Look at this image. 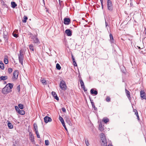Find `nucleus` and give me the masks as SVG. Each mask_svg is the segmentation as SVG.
Segmentation results:
<instances>
[{"label":"nucleus","instance_id":"1","mask_svg":"<svg viewBox=\"0 0 146 146\" xmlns=\"http://www.w3.org/2000/svg\"><path fill=\"white\" fill-rule=\"evenodd\" d=\"M102 142L101 143L102 146H107V141L106 139L105 134L103 133H102L100 135ZM108 146H113L111 144L109 143L108 145Z\"/></svg>","mask_w":146,"mask_h":146},{"label":"nucleus","instance_id":"2","mask_svg":"<svg viewBox=\"0 0 146 146\" xmlns=\"http://www.w3.org/2000/svg\"><path fill=\"white\" fill-rule=\"evenodd\" d=\"M18 56L19 62L22 65H23L24 57V54H23V51L21 50L20 51L19 54H18Z\"/></svg>","mask_w":146,"mask_h":146},{"label":"nucleus","instance_id":"3","mask_svg":"<svg viewBox=\"0 0 146 146\" xmlns=\"http://www.w3.org/2000/svg\"><path fill=\"white\" fill-rule=\"evenodd\" d=\"M60 87L63 90H65L66 89V86L64 81L63 80L61 81L60 84Z\"/></svg>","mask_w":146,"mask_h":146},{"label":"nucleus","instance_id":"4","mask_svg":"<svg viewBox=\"0 0 146 146\" xmlns=\"http://www.w3.org/2000/svg\"><path fill=\"white\" fill-rule=\"evenodd\" d=\"M11 91V90H10V89H9L7 87V86H6L2 90V92L4 94H7L8 93L10 92Z\"/></svg>","mask_w":146,"mask_h":146},{"label":"nucleus","instance_id":"5","mask_svg":"<svg viewBox=\"0 0 146 146\" xmlns=\"http://www.w3.org/2000/svg\"><path fill=\"white\" fill-rule=\"evenodd\" d=\"M108 9L109 11H111L112 10V4L110 0L107 1Z\"/></svg>","mask_w":146,"mask_h":146},{"label":"nucleus","instance_id":"6","mask_svg":"<svg viewBox=\"0 0 146 146\" xmlns=\"http://www.w3.org/2000/svg\"><path fill=\"white\" fill-rule=\"evenodd\" d=\"M31 40L35 43L39 44L40 42L36 36H33L31 38Z\"/></svg>","mask_w":146,"mask_h":146},{"label":"nucleus","instance_id":"7","mask_svg":"<svg viewBox=\"0 0 146 146\" xmlns=\"http://www.w3.org/2000/svg\"><path fill=\"white\" fill-rule=\"evenodd\" d=\"M18 72L17 70H15L13 73V79L16 80L18 78Z\"/></svg>","mask_w":146,"mask_h":146},{"label":"nucleus","instance_id":"8","mask_svg":"<svg viewBox=\"0 0 146 146\" xmlns=\"http://www.w3.org/2000/svg\"><path fill=\"white\" fill-rule=\"evenodd\" d=\"M64 23L66 25H69L70 24V19L69 18H64Z\"/></svg>","mask_w":146,"mask_h":146},{"label":"nucleus","instance_id":"9","mask_svg":"<svg viewBox=\"0 0 146 146\" xmlns=\"http://www.w3.org/2000/svg\"><path fill=\"white\" fill-rule=\"evenodd\" d=\"M44 121L46 123H47L52 121V119L51 118L47 116L45 117L44 118Z\"/></svg>","mask_w":146,"mask_h":146},{"label":"nucleus","instance_id":"10","mask_svg":"<svg viewBox=\"0 0 146 146\" xmlns=\"http://www.w3.org/2000/svg\"><path fill=\"white\" fill-rule=\"evenodd\" d=\"M145 93L144 91L141 90L140 91V96L143 99L146 100V96H145Z\"/></svg>","mask_w":146,"mask_h":146},{"label":"nucleus","instance_id":"11","mask_svg":"<svg viewBox=\"0 0 146 146\" xmlns=\"http://www.w3.org/2000/svg\"><path fill=\"white\" fill-rule=\"evenodd\" d=\"M65 33L68 36H70L72 35V32L69 29H66L65 31Z\"/></svg>","mask_w":146,"mask_h":146},{"label":"nucleus","instance_id":"12","mask_svg":"<svg viewBox=\"0 0 146 146\" xmlns=\"http://www.w3.org/2000/svg\"><path fill=\"white\" fill-rule=\"evenodd\" d=\"M29 135L30 136V139L31 142H34L35 141L34 137V136L33 135L32 133L31 132H30Z\"/></svg>","mask_w":146,"mask_h":146},{"label":"nucleus","instance_id":"13","mask_svg":"<svg viewBox=\"0 0 146 146\" xmlns=\"http://www.w3.org/2000/svg\"><path fill=\"white\" fill-rule=\"evenodd\" d=\"M66 121L67 123L70 125H72V123L70 121V119L69 117H66Z\"/></svg>","mask_w":146,"mask_h":146},{"label":"nucleus","instance_id":"14","mask_svg":"<svg viewBox=\"0 0 146 146\" xmlns=\"http://www.w3.org/2000/svg\"><path fill=\"white\" fill-rule=\"evenodd\" d=\"M52 94L54 97V98L56 99L57 100H59V98L58 97H57V94H56V93L54 92H52Z\"/></svg>","mask_w":146,"mask_h":146},{"label":"nucleus","instance_id":"15","mask_svg":"<svg viewBox=\"0 0 146 146\" xmlns=\"http://www.w3.org/2000/svg\"><path fill=\"white\" fill-rule=\"evenodd\" d=\"M90 93L91 94H94L95 95H97L98 93V91L97 90H94L93 89H92L91 90Z\"/></svg>","mask_w":146,"mask_h":146},{"label":"nucleus","instance_id":"16","mask_svg":"<svg viewBox=\"0 0 146 146\" xmlns=\"http://www.w3.org/2000/svg\"><path fill=\"white\" fill-rule=\"evenodd\" d=\"M110 42L111 43H114V40L113 38V36L112 34L110 33Z\"/></svg>","mask_w":146,"mask_h":146},{"label":"nucleus","instance_id":"17","mask_svg":"<svg viewBox=\"0 0 146 146\" xmlns=\"http://www.w3.org/2000/svg\"><path fill=\"white\" fill-rule=\"evenodd\" d=\"M79 82L81 84V86L82 88H84L85 87L84 82L82 80L81 78L80 79H79Z\"/></svg>","mask_w":146,"mask_h":146},{"label":"nucleus","instance_id":"18","mask_svg":"<svg viewBox=\"0 0 146 146\" xmlns=\"http://www.w3.org/2000/svg\"><path fill=\"white\" fill-rule=\"evenodd\" d=\"M125 92L126 94V95L127 97L130 100V93L126 89H125Z\"/></svg>","mask_w":146,"mask_h":146},{"label":"nucleus","instance_id":"19","mask_svg":"<svg viewBox=\"0 0 146 146\" xmlns=\"http://www.w3.org/2000/svg\"><path fill=\"white\" fill-rule=\"evenodd\" d=\"M8 57L6 55L5 56L4 58V62L5 64H7L8 63Z\"/></svg>","mask_w":146,"mask_h":146},{"label":"nucleus","instance_id":"20","mask_svg":"<svg viewBox=\"0 0 146 146\" xmlns=\"http://www.w3.org/2000/svg\"><path fill=\"white\" fill-rule=\"evenodd\" d=\"M0 68L2 70H4V66L3 63V62L0 60Z\"/></svg>","mask_w":146,"mask_h":146},{"label":"nucleus","instance_id":"21","mask_svg":"<svg viewBox=\"0 0 146 146\" xmlns=\"http://www.w3.org/2000/svg\"><path fill=\"white\" fill-rule=\"evenodd\" d=\"M102 121L106 123L109 121V119L107 117H104L102 119Z\"/></svg>","mask_w":146,"mask_h":146},{"label":"nucleus","instance_id":"22","mask_svg":"<svg viewBox=\"0 0 146 146\" xmlns=\"http://www.w3.org/2000/svg\"><path fill=\"white\" fill-rule=\"evenodd\" d=\"M1 80H5L7 79V76H2L0 77Z\"/></svg>","mask_w":146,"mask_h":146},{"label":"nucleus","instance_id":"23","mask_svg":"<svg viewBox=\"0 0 146 146\" xmlns=\"http://www.w3.org/2000/svg\"><path fill=\"white\" fill-rule=\"evenodd\" d=\"M11 7L12 8H15L17 6V5L14 2H11Z\"/></svg>","mask_w":146,"mask_h":146},{"label":"nucleus","instance_id":"24","mask_svg":"<svg viewBox=\"0 0 146 146\" xmlns=\"http://www.w3.org/2000/svg\"><path fill=\"white\" fill-rule=\"evenodd\" d=\"M6 86H7V87L8 88L9 87V89H10V90L13 87V84L9 83L8 84L6 85Z\"/></svg>","mask_w":146,"mask_h":146},{"label":"nucleus","instance_id":"25","mask_svg":"<svg viewBox=\"0 0 146 146\" xmlns=\"http://www.w3.org/2000/svg\"><path fill=\"white\" fill-rule=\"evenodd\" d=\"M40 81L43 85H45L46 84V81L44 79H43L42 78L40 80Z\"/></svg>","mask_w":146,"mask_h":146},{"label":"nucleus","instance_id":"26","mask_svg":"<svg viewBox=\"0 0 146 146\" xmlns=\"http://www.w3.org/2000/svg\"><path fill=\"white\" fill-rule=\"evenodd\" d=\"M7 125L8 127L10 129L13 128V126L12 124L10 122H8L7 123Z\"/></svg>","mask_w":146,"mask_h":146},{"label":"nucleus","instance_id":"27","mask_svg":"<svg viewBox=\"0 0 146 146\" xmlns=\"http://www.w3.org/2000/svg\"><path fill=\"white\" fill-rule=\"evenodd\" d=\"M59 119L60 121V122H61L62 124H64V120L63 118L61 117V116L59 117Z\"/></svg>","mask_w":146,"mask_h":146},{"label":"nucleus","instance_id":"28","mask_svg":"<svg viewBox=\"0 0 146 146\" xmlns=\"http://www.w3.org/2000/svg\"><path fill=\"white\" fill-rule=\"evenodd\" d=\"M19 114L23 115L25 114V112L23 110H20L18 112Z\"/></svg>","mask_w":146,"mask_h":146},{"label":"nucleus","instance_id":"29","mask_svg":"<svg viewBox=\"0 0 146 146\" xmlns=\"http://www.w3.org/2000/svg\"><path fill=\"white\" fill-rule=\"evenodd\" d=\"M27 17L26 16H24V19L23 20V22L24 23H25L26 22L27 20Z\"/></svg>","mask_w":146,"mask_h":146},{"label":"nucleus","instance_id":"30","mask_svg":"<svg viewBox=\"0 0 146 146\" xmlns=\"http://www.w3.org/2000/svg\"><path fill=\"white\" fill-rule=\"evenodd\" d=\"M29 48L31 50H32L33 51L34 50L32 44H30L29 45Z\"/></svg>","mask_w":146,"mask_h":146},{"label":"nucleus","instance_id":"31","mask_svg":"<svg viewBox=\"0 0 146 146\" xmlns=\"http://www.w3.org/2000/svg\"><path fill=\"white\" fill-rule=\"evenodd\" d=\"M56 68L58 70H60L61 69V68L59 64L58 63H57L56 64Z\"/></svg>","mask_w":146,"mask_h":146},{"label":"nucleus","instance_id":"32","mask_svg":"<svg viewBox=\"0 0 146 146\" xmlns=\"http://www.w3.org/2000/svg\"><path fill=\"white\" fill-rule=\"evenodd\" d=\"M18 106L21 109H23V105L22 104H19Z\"/></svg>","mask_w":146,"mask_h":146},{"label":"nucleus","instance_id":"33","mask_svg":"<svg viewBox=\"0 0 146 146\" xmlns=\"http://www.w3.org/2000/svg\"><path fill=\"white\" fill-rule=\"evenodd\" d=\"M92 108L94 109L95 110H97V108L95 106L94 103V102H92Z\"/></svg>","mask_w":146,"mask_h":146},{"label":"nucleus","instance_id":"34","mask_svg":"<svg viewBox=\"0 0 146 146\" xmlns=\"http://www.w3.org/2000/svg\"><path fill=\"white\" fill-rule=\"evenodd\" d=\"M85 144L87 146H88L89 145L88 141L87 139H85Z\"/></svg>","mask_w":146,"mask_h":146},{"label":"nucleus","instance_id":"35","mask_svg":"<svg viewBox=\"0 0 146 146\" xmlns=\"http://www.w3.org/2000/svg\"><path fill=\"white\" fill-rule=\"evenodd\" d=\"M45 143L46 145H49V142L48 140H46L45 141Z\"/></svg>","mask_w":146,"mask_h":146},{"label":"nucleus","instance_id":"36","mask_svg":"<svg viewBox=\"0 0 146 146\" xmlns=\"http://www.w3.org/2000/svg\"><path fill=\"white\" fill-rule=\"evenodd\" d=\"M15 109L16 110V111L18 112H19V110H20L19 109V107H18L17 106H15Z\"/></svg>","mask_w":146,"mask_h":146},{"label":"nucleus","instance_id":"37","mask_svg":"<svg viewBox=\"0 0 146 146\" xmlns=\"http://www.w3.org/2000/svg\"><path fill=\"white\" fill-rule=\"evenodd\" d=\"M12 68H9L8 70V72L10 74L12 72Z\"/></svg>","mask_w":146,"mask_h":146},{"label":"nucleus","instance_id":"38","mask_svg":"<svg viewBox=\"0 0 146 146\" xmlns=\"http://www.w3.org/2000/svg\"><path fill=\"white\" fill-rule=\"evenodd\" d=\"M99 129L100 131H102L104 130V128L102 126L99 127Z\"/></svg>","mask_w":146,"mask_h":146},{"label":"nucleus","instance_id":"39","mask_svg":"<svg viewBox=\"0 0 146 146\" xmlns=\"http://www.w3.org/2000/svg\"><path fill=\"white\" fill-rule=\"evenodd\" d=\"M13 35L14 37H15L16 38L18 36V35L15 33L14 32H13Z\"/></svg>","mask_w":146,"mask_h":146},{"label":"nucleus","instance_id":"40","mask_svg":"<svg viewBox=\"0 0 146 146\" xmlns=\"http://www.w3.org/2000/svg\"><path fill=\"white\" fill-rule=\"evenodd\" d=\"M3 37L5 39V40L6 41L7 40L8 37L7 35H4Z\"/></svg>","mask_w":146,"mask_h":146},{"label":"nucleus","instance_id":"41","mask_svg":"<svg viewBox=\"0 0 146 146\" xmlns=\"http://www.w3.org/2000/svg\"><path fill=\"white\" fill-rule=\"evenodd\" d=\"M34 129L38 128V127L36 124L34 123Z\"/></svg>","mask_w":146,"mask_h":146},{"label":"nucleus","instance_id":"42","mask_svg":"<svg viewBox=\"0 0 146 146\" xmlns=\"http://www.w3.org/2000/svg\"><path fill=\"white\" fill-rule=\"evenodd\" d=\"M110 99L109 97H107L106 99V101L108 102H109L110 101Z\"/></svg>","mask_w":146,"mask_h":146},{"label":"nucleus","instance_id":"43","mask_svg":"<svg viewBox=\"0 0 146 146\" xmlns=\"http://www.w3.org/2000/svg\"><path fill=\"white\" fill-rule=\"evenodd\" d=\"M17 89L18 91L19 92L20 91V87L19 85L17 87Z\"/></svg>","mask_w":146,"mask_h":146},{"label":"nucleus","instance_id":"44","mask_svg":"<svg viewBox=\"0 0 146 146\" xmlns=\"http://www.w3.org/2000/svg\"><path fill=\"white\" fill-rule=\"evenodd\" d=\"M63 126L64 127V128L66 130H67V129L66 127V126L65 125V123H64V124H62Z\"/></svg>","mask_w":146,"mask_h":146},{"label":"nucleus","instance_id":"45","mask_svg":"<svg viewBox=\"0 0 146 146\" xmlns=\"http://www.w3.org/2000/svg\"><path fill=\"white\" fill-rule=\"evenodd\" d=\"M62 110L63 112H65L66 111V109L64 108H62Z\"/></svg>","mask_w":146,"mask_h":146},{"label":"nucleus","instance_id":"46","mask_svg":"<svg viewBox=\"0 0 146 146\" xmlns=\"http://www.w3.org/2000/svg\"><path fill=\"white\" fill-rule=\"evenodd\" d=\"M134 112H135V113L136 116H137V113H137V110H135L134 111Z\"/></svg>","mask_w":146,"mask_h":146},{"label":"nucleus","instance_id":"47","mask_svg":"<svg viewBox=\"0 0 146 146\" xmlns=\"http://www.w3.org/2000/svg\"><path fill=\"white\" fill-rule=\"evenodd\" d=\"M73 64L74 66H77V64L76 62L73 63Z\"/></svg>","mask_w":146,"mask_h":146},{"label":"nucleus","instance_id":"48","mask_svg":"<svg viewBox=\"0 0 146 146\" xmlns=\"http://www.w3.org/2000/svg\"><path fill=\"white\" fill-rule=\"evenodd\" d=\"M105 23H106V27H107V29H108L107 26L108 25V24L106 22V21L105 22Z\"/></svg>","mask_w":146,"mask_h":146},{"label":"nucleus","instance_id":"49","mask_svg":"<svg viewBox=\"0 0 146 146\" xmlns=\"http://www.w3.org/2000/svg\"><path fill=\"white\" fill-rule=\"evenodd\" d=\"M137 119L138 120H139V116L138 115V113H137Z\"/></svg>","mask_w":146,"mask_h":146},{"label":"nucleus","instance_id":"50","mask_svg":"<svg viewBox=\"0 0 146 146\" xmlns=\"http://www.w3.org/2000/svg\"><path fill=\"white\" fill-rule=\"evenodd\" d=\"M37 137L38 138H40V136L39 134L36 135Z\"/></svg>","mask_w":146,"mask_h":146},{"label":"nucleus","instance_id":"51","mask_svg":"<svg viewBox=\"0 0 146 146\" xmlns=\"http://www.w3.org/2000/svg\"><path fill=\"white\" fill-rule=\"evenodd\" d=\"M35 133L36 134V135L39 134V133L38 131H36L35 132Z\"/></svg>","mask_w":146,"mask_h":146},{"label":"nucleus","instance_id":"52","mask_svg":"<svg viewBox=\"0 0 146 146\" xmlns=\"http://www.w3.org/2000/svg\"><path fill=\"white\" fill-rule=\"evenodd\" d=\"M83 88V89H84V91L85 92V91H87V90H86V89H85V87H84V88Z\"/></svg>","mask_w":146,"mask_h":146},{"label":"nucleus","instance_id":"53","mask_svg":"<svg viewBox=\"0 0 146 146\" xmlns=\"http://www.w3.org/2000/svg\"><path fill=\"white\" fill-rule=\"evenodd\" d=\"M101 3V5H102V8L103 9V3L102 2V3Z\"/></svg>","mask_w":146,"mask_h":146},{"label":"nucleus","instance_id":"54","mask_svg":"<svg viewBox=\"0 0 146 146\" xmlns=\"http://www.w3.org/2000/svg\"><path fill=\"white\" fill-rule=\"evenodd\" d=\"M71 56H72V59H74V56L72 54H71Z\"/></svg>","mask_w":146,"mask_h":146},{"label":"nucleus","instance_id":"55","mask_svg":"<svg viewBox=\"0 0 146 146\" xmlns=\"http://www.w3.org/2000/svg\"><path fill=\"white\" fill-rule=\"evenodd\" d=\"M72 62H73V63L75 62V58L72 59Z\"/></svg>","mask_w":146,"mask_h":146},{"label":"nucleus","instance_id":"56","mask_svg":"<svg viewBox=\"0 0 146 146\" xmlns=\"http://www.w3.org/2000/svg\"><path fill=\"white\" fill-rule=\"evenodd\" d=\"M35 129V132L36 131H38V128H37V129Z\"/></svg>","mask_w":146,"mask_h":146},{"label":"nucleus","instance_id":"57","mask_svg":"<svg viewBox=\"0 0 146 146\" xmlns=\"http://www.w3.org/2000/svg\"><path fill=\"white\" fill-rule=\"evenodd\" d=\"M90 101L91 102V104H92V102H94L93 101V100H92L90 99Z\"/></svg>","mask_w":146,"mask_h":146},{"label":"nucleus","instance_id":"58","mask_svg":"<svg viewBox=\"0 0 146 146\" xmlns=\"http://www.w3.org/2000/svg\"><path fill=\"white\" fill-rule=\"evenodd\" d=\"M100 2L101 3H103V0H100Z\"/></svg>","mask_w":146,"mask_h":146},{"label":"nucleus","instance_id":"59","mask_svg":"<svg viewBox=\"0 0 146 146\" xmlns=\"http://www.w3.org/2000/svg\"><path fill=\"white\" fill-rule=\"evenodd\" d=\"M100 2L101 3H103V0H100Z\"/></svg>","mask_w":146,"mask_h":146},{"label":"nucleus","instance_id":"60","mask_svg":"<svg viewBox=\"0 0 146 146\" xmlns=\"http://www.w3.org/2000/svg\"><path fill=\"white\" fill-rule=\"evenodd\" d=\"M137 47H138V48L139 49H141V48H140V47H139V46H137Z\"/></svg>","mask_w":146,"mask_h":146},{"label":"nucleus","instance_id":"61","mask_svg":"<svg viewBox=\"0 0 146 146\" xmlns=\"http://www.w3.org/2000/svg\"><path fill=\"white\" fill-rule=\"evenodd\" d=\"M102 126V124L101 123L100 124H99V127H100V126Z\"/></svg>","mask_w":146,"mask_h":146},{"label":"nucleus","instance_id":"62","mask_svg":"<svg viewBox=\"0 0 146 146\" xmlns=\"http://www.w3.org/2000/svg\"><path fill=\"white\" fill-rule=\"evenodd\" d=\"M145 34L146 35V28L145 29Z\"/></svg>","mask_w":146,"mask_h":146},{"label":"nucleus","instance_id":"63","mask_svg":"<svg viewBox=\"0 0 146 146\" xmlns=\"http://www.w3.org/2000/svg\"><path fill=\"white\" fill-rule=\"evenodd\" d=\"M59 3H60V0H59Z\"/></svg>","mask_w":146,"mask_h":146}]
</instances>
